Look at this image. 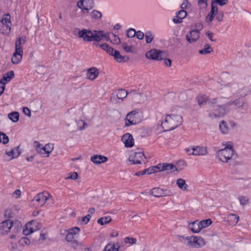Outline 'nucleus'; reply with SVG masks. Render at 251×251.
Returning <instances> with one entry per match:
<instances>
[{
	"mask_svg": "<svg viewBox=\"0 0 251 251\" xmlns=\"http://www.w3.org/2000/svg\"><path fill=\"white\" fill-rule=\"evenodd\" d=\"M91 218V216L89 214H88L86 216H84L82 218V222L83 223V224H87Z\"/></svg>",
	"mask_w": 251,
	"mask_h": 251,
	"instance_id": "nucleus-61",
	"label": "nucleus"
},
{
	"mask_svg": "<svg viewBox=\"0 0 251 251\" xmlns=\"http://www.w3.org/2000/svg\"><path fill=\"white\" fill-rule=\"evenodd\" d=\"M9 142L8 137L3 132H0V143L5 145Z\"/></svg>",
	"mask_w": 251,
	"mask_h": 251,
	"instance_id": "nucleus-46",
	"label": "nucleus"
},
{
	"mask_svg": "<svg viewBox=\"0 0 251 251\" xmlns=\"http://www.w3.org/2000/svg\"><path fill=\"white\" fill-rule=\"evenodd\" d=\"M218 7L214 2L211 3L210 11L206 16L205 22L208 25H211L214 20V16L218 13Z\"/></svg>",
	"mask_w": 251,
	"mask_h": 251,
	"instance_id": "nucleus-18",
	"label": "nucleus"
},
{
	"mask_svg": "<svg viewBox=\"0 0 251 251\" xmlns=\"http://www.w3.org/2000/svg\"><path fill=\"white\" fill-rule=\"evenodd\" d=\"M165 55V52L156 49H152L146 53L147 58L154 60H161Z\"/></svg>",
	"mask_w": 251,
	"mask_h": 251,
	"instance_id": "nucleus-15",
	"label": "nucleus"
},
{
	"mask_svg": "<svg viewBox=\"0 0 251 251\" xmlns=\"http://www.w3.org/2000/svg\"><path fill=\"white\" fill-rule=\"evenodd\" d=\"M159 169L160 172H175L177 171L176 167L172 164H159Z\"/></svg>",
	"mask_w": 251,
	"mask_h": 251,
	"instance_id": "nucleus-26",
	"label": "nucleus"
},
{
	"mask_svg": "<svg viewBox=\"0 0 251 251\" xmlns=\"http://www.w3.org/2000/svg\"><path fill=\"white\" fill-rule=\"evenodd\" d=\"M227 113L226 108L224 105L213 106L209 112V116L212 119L221 117Z\"/></svg>",
	"mask_w": 251,
	"mask_h": 251,
	"instance_id": "nucleus-11",
	"label": "nucleus"
},
{
	"mask_svg": "<svg viewBox=\"0 0 251 251\" xmlns=\"http://www.w3.org/2000/svg\"><path fill=\"white\" fill-rule=\"evenodd\" d=\"M107 160L106 156L101 155H94L91 157V161L96 164L106 162Z\"/></svg>",
	"mask_w": 251,
	"mask_h": 251,
	"instance_id": "nucleus-30",
	"label": "nucleus"
},
{
	"mask_svg": "<svg viewBox=\"0 0 251 251\" xmlns=\"http://www.w3.org/2000/svg\"><path fill=\"white\" fill-rule=\"evenodd\" d=\"M185 240L187 242V246L196 249L201 248L206 244L204 239L201 236H187L185 237Z\"/></svg>",
	"mask_w": 251,
	"mask_h": 251,
	"instance_id": "nucleus-8",
	"label": "nucleus"
},
{
	"mask_svg": "<svg viewBox=\"0 0 251 251\" xmlns=\"http://www.w3.org/2000/svg\"><path fill=\"white\" fill-rule=\"evenodd\" d=\"M122 141L126 148H131L134 144V139L129 133H126L122 136Z\"/></svg>",
	"mask_w": 251,
	"mask_h": 251,
	"instance_id": "nucleus-23",
	"label": "nucleus"
},
{
	"mask_svg": "<svg viewBox=\"0 0 251 251\" xmlns=\"http://www.w3.org/2000/svg\"><path fill=\"white\" fill-rule=\"evenodd\" d=\"M23 113L28 117H30L31 116V112L28 107H25L23 109Z\"/></svg>",
	"mask_w": 251,
	"mask_h": 251,
	"instance_id": "nucleus-60",
	"label": "nucleus"
},
{
	"mask_svg": "<svg viewBox=\"0 0 251 251\" xmlns=\"http://www.w3.org/2000/svg\"><path fill=\"white\" fill-rule=\"evenodd\" d=\"M78 177V174L76 172H72L70 173L67 175V176L66 177V179H72L75 180Z\"/></svg>",
	"mask_w": 251,
	"mask_h": 251,
	"instance_id": "nucleus-51",
	"label": "nucleus"
},
{
	"mask_svg": "<svg viewBox=\"0 0 251 251\" xmlns=\"http://www.w3.org/2000/svg\"><path fill=\"white\" fill-rule=\"evenodd\" d=\"M145 37L146 43L149 44L152 41L154 38V35L151 31H148L146 32Z\"/></svg>",
	"mask_w": 251,
	"mask_h": 251,
	"instance_id": "nucleus-48",
	"label": "nucleus"
},
{
	"mask_svg": "<svg viewBox=\"0 0 251 251\" xmlns=\"http://www.w3.org/2000/svg\"><path fill=\"white\" fill-rule=\"evenodd\" d=\"M198 4L200 9H205L207 6V0H198Z\"/></svg>",
	"mask_w": 251,
	"mask_h": 251,
	"instance_id": "nucleus-49",
	"label": "nucleus"
},
{
	"mask_svg": "<svg viewBox=\"0 0 251 251\" xmlns=\"http://www.w3.org/2000/svg\"><path fill=\"white\" fill-rule=\"evenodd\" d=\"M146 157L142 152H133L129 155L128 160L131 164H140Z\"/></svg>",
	"mask_w": 251,
	"mask_h": 251,
	"instance_id": "nucleus-17",
	"label": "nucleus"
},
{
	"mask_svg": "<svg viewBox=\"0 0 251 251\" xmlns=\"http://www.w3.org/2000/svg\"><path fill=\"white\" fill-rule=\"evenodd\" d=\"M113 56L114 59L119 63L126 62L129 59L128 57L122 55L120 52L117 50L115 51Z\"/></svg>",
	"mask_w": 251,
	"mask_h": 251,
	"instance_id": "nucleus-33",
	"label": "nucleus"
},
{
	"mask_svg": "<svg viewBox=\"0 0 251 251\" xmlns=\"http://www.w3.org/2000/svg\"><path fill=\"white\" fill-rule=\"evenodd\" d=\"M127 92L124 89L119 90L117 93V98L122 100H123L127 97Z\"/></svg>",
	"mask_w": 251,
	"mask_h": 251,
	"instance_id": "nucleus-41",
	"label": "nucleus"
},
{
	"mask_svg": "<svg viewBox=\"0 0 251 251\" xmlns=\"http://www.w3.org/2000/svg\"><path fill=\"white\" fill-rule=\"evenodd\" d=\"M22 224L18 221L5 220L0 223V234L5 235L10 232V238L14 239L21 230Z\"/></svg>",
	"mask_w": 251,
	"mask_h": 251,
	"instance_id": "nucleus-1",
	"label": "nucleus"
},
{
	"mask_svg": "<svg viewBox=\"0 0 251 251\" xmlns=\"http://www.w3.org/2000/svg\"><path fill=\"white\" fill-rule=\"evenodd\" d=\"M41 225L40 223L36 221H31L27 223L23 229V232L25 235L38 230L40 229Z\"/></svg>",
	"mask_w": 251,
	"mask_h": 251,
	"instance_id": "nucleus-12",
	"label": "nucleus"
},
{
	"mask_svg": "<svg viewBox=\"0 0 251 251\" xmlns=\"http://www.w3.org/2000/svg\"><path fill=\"white\" fill-rule=\"evenodd\" d=\"M188 227L192 232L195 233H198L201 230L199 222L195 221L189 224Z\"/></svg>",
	"mask_w": 251,
	"mask_h": 251,
	"instance_id": "nucleus-35",
	"label": "nucleus"
},
{
	"mask_svg": "<svg viewBox=\"0 0 251 251\" xmlns=\"http://www.w3.org/2000/svg\"><path fill=\"white\" fill-rule=\"evenodd\" d=\"M80 228L78 227H73L69 229L65 239L67 242H70L75 239V236L79 234Z\"/></svg>",
	"mask_w": 251,
	"mask_h": 251,
	"instance_id": "nucleus-22",
	"label": "nucleus"
},
{
	"mask_svg": "<svg viewBox=\"0 0 251 251\" xmlns=\"http://www.w3.org/2000/svg\"><path fill=\"white\" fill-rule=\"evenodd\" d=\"M176 184L182 191L187 192L188 191L189 186L184 179L181 178L177 179L176 180Z\"/></svg>",
	"mask_w": 251,
	"mask_h": 251,
	"instance_id": "nucleus-29",
	"label": "nucleus"
},
{
	"mask_svg": "<svg viewBox=\"0 0 251 251\" xmlns=\"http://www.w3.org/2000/svg\"><path fill=\"white\" fill-rule=\"evenodd\" d=\"M111 221V218L110 217H102L98 220V224L101 225L108 224Z\"/></svg>",
	"mask_w": 251,
	"mask_h": 251,
	"instance_id": "nucleus-47",
	"label": "nucleus"
},
{
	"mask_svg": "<svg viewBox=\"0 0 251 251\" xmlns=\"http://www.w3.org/2000/svg\"><path fill=\"white\" fill-rule=\"evenodd\" d=\"M14 76V72L11 71L7 72L3 76L2 79L1 80L2 82H5V84L10 81V80Z\"/></svg>",
	"mask_w": 251,
	"mask_h": 251,
	"instance_id": "nucleus-39",
	"label": "nucleus"
},
{
	"mask_svg": "<svg viewBox=\"0 0 251 251\" xmlns=\"http://www.w3.org/2000/svg\"><path fill=\"white\" fill-rule=\"evenodd\" d=\"M8 118L13 122H17L19 119V114L17 112H13L8 114Z\"/></svg>",
	"mask_w": 251,
	"mask_h": 251,
	"instance_id": "nucleus-40",
	"label": "nucleus"
},
{
	"mask_svg": "<svg viewBox=\"0 0 251 251\" xmlns=\"http://www.w3.org/2000/svg\"><path fill=\"white\" fill-rule=\"evenodd\" d=\"M21 195H22L21 191L19 189H16L12 194V197L14 199H18L20 198Z\"/></svg>",
	"mask_w": 251,
	"mask_h": 251,
	"instance_id": "nucleus-54",
	"label": "nucleus"
},
{
	"mask_svg": "<svg viewBox=\"0 0 251 251\" xmlns=\"http://www.w3.org/2000/svg\"><path fill=\"white\" fill-rule=\"evenodd\" d=\"M108 34H104L102 31L94 30L93 31L84 29L77 33L79 38H82L84 41L90 42L92 41H100L104 37L108 40L109 36Z\"/></svg>",
	"mask_w": 251,
	"mask_h": 251,
	"instance_id": "nucleus-2",
	"label": "nucleus"
},
{
	"mask_svg": "<svg viewBox=\"0 0 251 251\" xmlns=\"http://www.w3.org/2000/svg\"><path fill=\"white\" fill-rule=\"evenodd\" d=\"M34 148L36 153L42 157H47L54 150V145L52 143H47L45 145L37 141L34 143Z\"/></svg>",
	"mask_w": 251,
	"mask_h": 251,
	"instance_id": "nucleus-7",
	"label": "nucleus"
},
{
	"mask_svg": "<svg viewBox=\"0 0 251 251\" xmlns=\"http://www.w3.org/2000/svg\"><path fill=\"white\" fill-rule=\"evenodd\" d=\"M10 18V16L9 14H5L3 16L1 20V22L3 25V30L6 34H8L11 30V23Z\"/></svg>",
	"mask_w": 251,
	"mask_h": 251,
	"instance_id": "nucleus-21",
	"label": "nucleus"
},
{
	"mask_svg": "<svg viewBox=\"0 0 251 251\" xmlns=\"http://www.w3.org/2000/svg\"><path fill=\"white\" fill-rule=\"evenodd\" d=\"M124 241L126 244H128L129 246L136 244L137 242V240L136 238L130 237H125L124 239Z\"/></svg>",
	"mask_w": 251,
	"mask_h": 251,
	"instance_id": "nucleus-45",
	"label": "nucleus"
},
{
	"mask_svg": "<svg viewBox=\"0 0 251 251\" xmlns=\"http://www.w3.org/2000/svg\"><path fill=\"white\" fill-rule=\"evenodd\" d=\"M200 37V31L197 29L191 30L186 35V40L190 44L196 42Z\"/></svg>",
	"mask_w": 251,
	"mask_h": 251,
	"instance_id": "nucleus-19",
	"label": "nucleus"
},
{
	"mask_svg": "<svg viewBox=\"0 0 251 251\" xmlns=\"http://www.w3.org/2000/svg\"><path fill=\"white\" fill-rule=\"evenodd\" d=\"M237 200L242 206H246L250 203V200L248 196L244 195H239L237 198Z\"/></svg>",
	"mask_w": 251,
	"mask_h": 251,
	"instance_id": "nucleus-34",
	"label": "nucleus"
},
{
	"mask_svg": "<svg viewBox=\"0 0 251 251\" xmlns=\"http://www.w3.org/2000/svg\"><path fill=\"white\" fill-rule=\"evenodd\" d=\"M193 155L203 156L208 154L207 148L206 146H193Z\"/></svg>",
	"mask_w": 251,
	"mask_h": 251,
	"instance_id": "nucleus-25",
	"label": "nucleus"
},
{
	"mask_svg": "<svg viewBox=\"0 0 251 251\" xmlns=\"http://www.w3.org/2000/svg\"><path fill=\"white\" fill-rule=\"evenodd\" d=\"M233 146L230 142L226 143L224 149L219 150L217 152L219 159L224 162L226 163L232 158L234 155Z\"/></svg>",
	"mask_w": 251,
	"mask_h": 251,
	"instance_id": "nucleus-5",
	"label": "nucleus"
},
{
	"mask_svg": "<svg viewBox=\"0 0 251 251\" xmlns=\"http://www.w3.org/2000/svg\"><path fill=\"white\" fill-rule=\"evenodd\" d=\"M50 197V195L48 192L44 191L34 197L33 199V204L36 207L42 206Z\"/></svg>",
	"mask_w": 251,
	"mask_h": 251,
	"instance_id": "nucleus-10",
	"label": "nucleus"
},
{
	"mask_svg": "<svg viewBox=\"0 0 251 251\" xmlns=\"http://www.w3.org/2000/svg\"><path fill=\"white\" fill-rule=\"evenodd\" d=\"M19 243L23 246H28L30 245V241L26 237H23L20 239Z\"/></svg>",
	"mask_w": 251,
	"mask_h": 251,
	"instance_id": "nucleus-52",
	"label": "nucleus"
},
{
	"mask_svg": "<svg viewBox=\"0 0 251 251\" xmlns=\"http://www.w3.org/2000/svg\"><path fill=\"white\" fill-rule=\"evenodd\" d=\"M213 51V50L211 46L209 44L204 45V48L199 51V53L201 55H206L210 54Z\"/></svg>",
	"mask_w": 251,
	"mask_h": 251,
	"instance_id": "nucleus-37",
	"label": "nucleus"
},
{
	"mask_svg": "<svg viewBox=\"0 0 251 251\" xmlns=\"http://www.w3.org/2000/svg\"><path fill=\"white\" fill-rule=\"evenodd\" d=\"M182 123V118L178 114H171L163 117L161 126L165 130H173Z\"/></svg>",
	"mask_w": 251,
	"mask_h": 251,
	"instance_id": "nucleus-3",
	"label": "nucleus"
},
{
	"mask_svg": "<svg viewBox=\"0 0 251 251\" xmlns=\"http://www.w3.org/2000/svg\"><path fill=\"white\" fill-rule=\"evenodd\" d=\"M45 70H46V68L42 66H38L36 68V71L38 73L43 74V73H44Z\"/></svg>",
	"mask_w": 251,
	"mask_h": 251,
	"instance_id": "nucleus-63",
	"label": "nucleus"
},
{
	"mask_svg": "<svg viewBox=\"0 0 251 251\" xmlns=\"http://www.w3.org/2000/svg\"><path fill=\"white\" fill-rule=\"evenodd\" d=\"M23 55V51H20L15 50V52H14L11 58L12 63L14 64H19L22 59Z\"/></svg>",
	"mask_w": 251,
	"mask_h": 251,
	"instance_id": "nucleus-31",
	"label": "nucleus"
},
{
	"mask_svg": "<svg viewBox=\"0 0 251 251\" xmlns=\"http://www.w3.org/2000/svg\"><path fill=\"white\" fill-rule=\"evenodd\" d=\"M5 82H3L2 80L0 81V95H1L5 89Z\"/></svg>",
	"mask_w": 251,
	"mask_h": 251,
	"instance_id": "nucleus-64",
	"label": "nucleus"
},
{
	"mask_svg": "<svg viewBox=\"0 0 251 251\" xmlns=\"http://www.w3.org/2000/svg\"><path fill=\"white\" fill-rule=\"evenodd\" d=\"M243 100L238 98L233 100H230L226 103V106L234 105L236 108H242L244 105Z\"/></svg>",
	"mask_w": 251,
	"mask_h": 251,
	"instance_id": "nucleus-28",
	"label": "nucleus"
},
{
	"mask_svg": "<svg viewBox=\"0 0 251 251\" xmlns=\"http://www.w3.org/2000/svg\"><path fill=\"white\" fill-rule=\"evenodd\" d=\"M225 88L233 95L244 97L248 95L247 87L241 82H235L225 86Z\"/></svg>",
	"mask_w": 251,
	"mask_h": 251,
	"instance_id": "nucleus-6",
	"label": "nucleus"
},
{
	"mask_svg": "<svg viewBox=\"0 0 251 251\" xmlns=\"http://www.w3.org/2000/svg\"><path fill=\"white\" fill-rule=\"evenodd\" d=\"M136 35V31L133 28H130L127 31V36L129 38H132Z\"/></svg>",
	"mask_w": 251,
	"mask_h": 251,
	"instance_id": "nucleus-56",
	"label": "nucleus"
},
{
	"mask_svg": "<svg viewBox=\"0 0 251 251\" xmlns=\"http://www.w3.org/2000/svg\"><path fill=\"white\" fill-rule=\"evenodd\" d=\"M111 35L112 36L111 38V42L112 43L116 45L119 44L121 43L119 37L114 34H112Z\"/></svg>",
	"mask_w": 251,
	"mask_h": 251,
	"instance_id": "nucleus-55",
	"label": "nucleus"
},
{
	"mask_svg": "<svg viewBox=\"0 0 251 251\" xmlns=\"http://www.w3.org/2000/svg\"><path fill=\"white\" fill-rule=\"evenodd\" d=\"M237 124L232 120H222L219 122V128L221 133L224 135H227L230 131L236 128Z\"/></svg>",
	"mask_w": 251,
	"mask_h": 251,
	"instance_id": "nucleus-9",
	"label": "nucleus"
},
{
	"mask_svg": "<svg viewBox=\"0 0 251 251\" xmlns=\"http://www.w3.org/2000/svg\"><path fill=\"white\" fill-rule=\"evenodd\" d=\"M150 194L155 197H161L171 196V192L160 188H154L150 191Z\"/></svg>",
	"mask_w": 251,
	"mask_h": 251,
	"instance_id": "nucleus-20",
	"label": "nucleus"
},
{
	"mask_svg": "<svg viewBox=\"0 0 251 251\" xmlns=\"http://www.w3.org/2000/svg\"><path fill=\"white\" fill-rule=\"evenodd\" d=\"M228 0H211V2H214L216 5L218 4L221 6L226 5L228 3Z\"/></svg>",
	"mask_w": 251,
	"mask_h": 251,
	"instance_id": "nucleus-50",
	"label": "nucleus"
},
{
	"mask_svg": "<svg viewBox=\"0 0 251 251\" xmlns=\"http://www.w3.org/2000/svg\"><path fill=\"white\" fill-rule=\"evenodd\" d=\"M94 5L93 0H80L77 2V7L84 14H88L89 10L93 8Z\"/></svg>",
	"mask_w": 251,
	"mask_h": 251,
	"instance_id": "nucleus-14",
	"label": "nucleus"
},
{
	"mask_svg": "<svg viewBox=\"0 0 251 251\" xmlns=\"http://www.w3.org/2000/svg\"><path fill=\"white\" fill-rule=\"evenodd\" d=\"M26 40L25 36H22L18 38L15 42V50L20 51H23V45Z\"/></svg>",
	"mask_w": 251,
	"mask_h": 251,
	"instance_id": "nucleus-27",
	"label": "nucleus"
},
{
	"mask_svg": "<svg viewBox=\"0 0 251 251\" xmlns=\"http://www.w3.org/2000/svg\"><path fill=\"white\" fill-rule=\"evenodd\" d=\"M121 246L119 242L109 243L104 248L103 251H119Z\"/></svg>",
	"mask_w": 251,
	"mask_h": 251,
	"instance_id": "nucleus-32",
	"label": "nucleus"
},
{
	"mask_svg": "<svg viewBox=\"0 0 251 251\" xmlns=\"http://www.w3.org/2000/svg\"><path fill=\"white\" fill-rule=\"evenodd\" d=\"M91 16L93 18L99 19L101 17V14L100 12L97 10H93L91 13Z\"/></svg>",
	"mask_w": 251,
	"mask_h": 251,
	"instance_id": "nucleus-53",
	"label": "nucleus"
},
{
	"mask_svg": "<svg viewBox=\"0 0 251 251\" xmlns=\"http://www.w3.org/2000/svg\"><path fill=\"white\" fill-rule=\"evenodd\" d=\"M122 47L124 50L127 53H132L134 51V47L133 46H129L126 43H123L122 44Z\"/></svg>",
	"mask_w": 251,
	"mask_h": 251,
	"instance_id": "nucleus-42",
	"label": "nucleus"
},
{
	"mask_svg": "<svg viewBox=\"0 0 251 251\" xmlns=\"http://www.w3.org/2000/svg\"><path fill=\"white\" fill-rule=\"evenodd\" d=\"M190 6V3L188 0H183L182 3L181 5V8L182 9H187Z\"/></svg>",
	"mask_w": 251,
	"mask_h": 251,
	"instance_id": "nucleus-59",
	"label": "nucleus"
},
{
	"mask_svg": "<svg viewBox=\"0 0 251 251\" xmlns=\"http://www.w3.org/2000/svg\"><path fill=\"white\" fill-rule=\"evenodd\" d=\"M70 242L72 243V246L75 249H76L82 246V244L79 243L77 240H75Z\"/></svg>",
	"mask_w": 251,
	"mask_h": 251,
	"instance_id": "nucleus-58",
	"label": "nucleus"
},
{
	"mask_svg": "<svg viewBox=\"0 0 251 251\" xmlns=\"http://www.w3.org/2000/svg\"><path fill=\"white\" fill-rule=\"evenodd\" d=\"M20 154L19 147H17L10 150L6 149L3 157L5 160L9 161L17 158Z\"/></svg>",
	"mask_w": 251,
	"mask_h": 251,
	"instance_id": "nucleus-16",
	"label": "nucleus"
},
{
	"mask_svg": "<svg viewBox=\"0 0 251 251\" xmlns=\"http://www.w3.org/2000/svg\"><path fill=\"white\" fill-rule=\"evenodd\" d=\"M177 15L178 16V17L180 18V19L182 20L187 16V12L182 9L177 13Z\"/></svg>",
	"mask_w": 251,
	"mask_h": 251,
	"instance_id": "nucleus-57",
	"label": "nucleus"
},
{
	"mask_svg": "<svg viewBox=\"0 0 251 251\" xmlns=\"http://www.w3.org/2000/svg\"><path fill=\"white\" fill-rule=\"evenodd\" d=\"M160 172V169H159V164L157 166H152L144 170L145 175H150L153 173Z\"/></svg>",
	"mask_w": 251,
	"mask_h": 251,
	"instance_id": "nucleus-38",
	"label": "nucleus"
},
{
	"mask_svg": "<svg viewBox=\"0 0 251 251\" xmlns=\"http://www.w3.org/2000/svg\"><path fill=\"white\" fill-rule=\"evenodd\" d=\"M137 38L139 40H142L144 38L145 35L143 32L139 30L137 32H136V35Z\"/></svg>",
	"mask_w": 251,
	"mask_h": 251,
	"instance_id": "nucleus-62",
	"label": "nucleus"
},
{
	"mask_svg": "<svg viewBox=\"0 0 251 251\" xmlns=\"http://www.w3.org/2000/svg\"><path fill=\"white\" fill-rule=\"evenodd\" d=\"M227 220L231 226H235L239 220V217L235 214H230L227 217Z\"/></svg>",
	"mask_w": 251,
	"mask_h": 251,
	"instance_id": "nucleus-36",
	"label": "nucleus"
},
{
	"mask_svg": "<svg viewBox=\"0 0 251 251\" xmlns=\"http://www.w3.org/2000/svg\"><path fill=\"white\" fill-rule=\"evenodd\" d=\"M77 129L79 130H82L85 129L87 126V124L83 120H79L76 121Z\"/></svg>",
	"mask_w": 251,
	"mask_h": 251,
	"instance_id": "nucleus-44",
	"label": "nucleus"
},
{
	"mask_svg": "<svg viewBox=\"0 0 251 251\" xmlns=\"http://www.w3.org/2000/svg\"><path fill=\"white\" fill-rule=\"evenodd\" d=\"M99 69L95 67H91L87 70L86 78L90 80L94 81L99 75Z\"/></svg>",
	"mask_w": 251,
	"mask_h": 251,
	"instance_id": "nucleus-24",
	"label": "nucleus"
},
{
	"mask_svg": "<svg viewBox=\"0 0 251 251\" xmlns=\"http://www.w3.org/2000/svg\"><path fill=\"white\" fill-rule=\"evenodd\" d=\"M212 224V221L210 219H207L201 221L199 222L201 229L208 227Z\"/></svg>",
	"mask_w": 251,
	"mask_h": 251,
	"instance_id": "nucleus-43",
	"label": "nucleus"
},
{
	"mask_svg": "<svg viewBox=\"0 0 251 251\" xmlns=\"http://www.w3.org/2000/svg\"><path fill=\"white\" fill-rule=\"evenodd\" d=\"M129 94L132 101L136 103L144 102L148 100L150 96V93L148 92L141 93H130Z\"/></svg>",
	"mask_w": 251,
	"mask_h": 251,
	"instance_id": "nucleus-13",
	"label": "nucleus"
},
{
	"mask_svg": "<svg viewBox=\"0 0 251 251\" xmlns=\"http://www.w3.org/2000/svg\"><path fill=\"white\" fill-rule=\"evenodd\" d=\"M143 112L139 109H136L128 112L125 119V126H130L140 123L143 120Z\"/></svg>",
	"mask_w": 251,
	"mask_h": 251,
	"instance_id": "nucleus-4",
	"label": "nucleus"
}]
</instances>
